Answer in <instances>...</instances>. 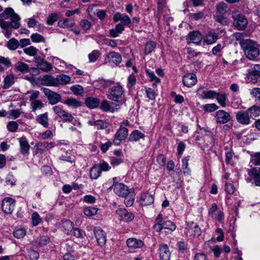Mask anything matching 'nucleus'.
I'll list each match as a JSON object with an SVG mask.
<instances>
[{"label": "nucleus", "mask_w": 260, "mask_h": 260, "mask_svg": "<svg viewBox=\"0 0 260 260\" xmlns=\"http://www.w3.org/2000/svg\"><path fill=\"white\" fill-rule=\"evenodd\" d=\"M156 47V44L154 42L149 41L146 43L144 52L145 54L152 52Z\"/></svg>", "instance_id": "nucleus-49"}, {"label": "nucleus", "mask_w": 260, "mask_h": 260, "mask_svg": "<svg viewBox=\"0 0 260 260\" xmlns=\"http://www.w3.org/2000/svg\"><path fill=\"white\" fill-rule=\"evenodd\" d=\"M116 217L121 221L129 222L134 218V215L124 208H119L116 211Z\"/></svg>", "instance_id": "nucleus-9"}, {"label": "nucleus", "mask_w": 260, "mask_h": 260, "mask_svg": "<svg viewBox=\"0 0 260 260\" xmlns=\"http://www.w3.org/2000/svg\"><path fill=\"white\" fill-rule=\"evenodd\" d=\"M250 118H254L260 116V110L258 106H253L247 110Z\"/></svg>", "instance_id": "nucleus-38"}, {"label": "nucleus", "mask_w": 260, "mask_h": 260, "mask_svg": "<svg viewBox=\"0 0 260 260\" xmlns=\"http://www.w3.org/2000/svg\"><path fill=\"white\" fill-rule=\"evenodd\" d=\"M145 135L138 130H135L129 135L128 140L130 142L138 141L140 139H143Z\"/></svg>", "instance_id": "nucleus-28"}, {"label": "nucleus", "mask_w": 260, "mask_h": 260, "mask_svg": "<svg viewBox=\"0 0 260 260\" xmlns=\"http://www.w3.org/2000/svg\"><path fill=\"white\" fill-rule=\"evenodd\" d=\"M15 69L16 71L22 73H26L29 70L28 66L24 62L18 61L15 64Z\"/></svg>", "instance_id": "nucleus-33"}, {"label": "nucleus", "mask_w": 260, "mask_h": 260, "mask_svg": "<svg viewBox=\"0 0 260 260\" xmlns=\"http://www.w3.org/2000/svg\"><path fill=\"white\" fill-rule=\"evenodd\" d=\"M128 135V130L126 127H120L115 133L113 143L116 145H119L122 141H124Z\"/></svg>", "instance_id": "nucleus-10"}, {"label": "nucleus", "mask_w": 260, "mask_h": 260, "mask_svg": "<svg viewBox=\"0 0 260 260\" xmlns=\"http://www.w3.org/2000/svg\"><path fill=\"white\" fill-rule=\"evenodd\" d=\"M32 224L34 226L38 225L41 221V218L39 215V214L35 212L32 213L31 216Z\"/></svg>", "instance_id": "nucleus-61"}, {"label": "nucleus", "mask_w": 260, "mask_h": 260, "mask_svg": "<svg viewBox=\"0 0 260 260\" xmlns=\"http://www.w3.org/2000/svg\"><path fill=\"white\" fill-rule=\"evenodd\" d=\"M176 228L175 224L173 222L168 220L164 222L163 225L161 226V230L166 229L171 233L175 230Z\"/></svg>", "instance_id": "nucleus-47"}, {"label": "nucleus", "mask_w": 260, "mask_h": 260, "mask_svg": "<svg viewBox=\"0 0 260 260\" xmlns=\"http://www.w3.org/2000/svg\"><path fill=\"white\" fill-rule=\"evenodd\" d=\"M145 92L147 98L150 100H154L155 99V92L151 88H145Z\"/></svg>", "instance_id": "nucleus-62"}, {"label": "nucleus", "mask_w": 260, "mask_h": 260, "mask_svg": "<svg viewBox=\"0 0 260 260\" xmlns=\"http://www.w3.org/2000/svg\"><path fill=\"white\" fill-rule=\"evenodd\" d=\"M124 198H125V200H124L125 205L127 207L131 206L133 204L134 202V199H135L134 190L133 191V192H132V193H129V194L128 196H127L126 197H124Z\"/></svg>", "instance_id": "nucleus-56"}, {"label": "nucleus", "mask_w": 260, "mask_h": 260, "mask_svg": "<svg viewBox=\"0 0 260 260\" xmlns=\"http://www.w3.org/2000/svg\"><path fill=\"white\" fill-rule=\"evenodd\" d=\"M94 233L99 245L104 246L106 242V234L100 228L95 227L94 229Z\"/></svg>", "instance_id": "nucleus-13"}, {"label": "nucleus", "mask_w": 260, "mask_h": 260, "mask_svg": "<svg viewBox=\"0 0 260 260\" xmlns=\"http://www.w3.org/2000/svg\"><path fill=\"white\" fill-rule=\"evenodd\" d=\"M240 45L246 57L250 60H256L260 52L259 45L255 41L250 39L241 40Z\"/></svg>", "instance_id": "nucleus-1"}, {"label": "nucleus", "mask_w": 260, "mask_h": 260, "mask_svg": "<svg viewBox=\"0 0 260 260\" xmlns=\"http://www.w3.org/2000/svg\"><path fill=\"white\" fill-rule=\"evenodd\" d=\"M10 18L11 26L14 29H17L20 27V17L14 12L11 8H7L5 11L0 14V20L5 21Z\"/></svg>", "instance_id": "nucleus-3"}, {"label": "nucleus", "mask_w": 260, "mask_h": 260, "mask_svg": "<svg viewBox=\"0 0 260 260\" xmlns=\"http://www.w3.org/2000/svg\"><path fill=\"white\" fill-rule=\"evenodd\" d=\"M124 28L121 24H117L114 28L109 30V34L111 37L116 38L123 31Z\"/></svg>", "instance_id": "nucleus-30"}, {"label": "nucleus", "mask_w": 260, "mask_h": 260, "mask_svg": "<svg viewBox=\"0 0 260 260\" xmlns=\"http://www.w3.org/2000/svg\"><path fill=\"white\" fill-rule=\"evenodd\" d=\"M101 55L100 52L98 50L92 51L88 54L89 61L90 62H95Z\"/></svg>", "instance_id": "nucleus-52"}, {"label": "nucleus", "mask_w": 260, "mask_h": 260, "mask_svg": "<svg viewBox=\"0 0 260 260\" xmlns=\"http://www.w3.org/2000/svg\"><path fill=\"white\" fill-rule=\"evenodd\" d=\"M107 97L119 105L124 104L125 102L124 88L120 84L117 83L109 89Z\"/></svg>", "instance_id": "nucleus-2"}, {"label": "nucleus", "mask_w": 260, "mask_h": 260, "mask_svg": "<svg viewBox=\"0 0 260 260\" xmlns=\"http://www.w3.org/2000/svg\"><path fill=\"white\" fill-rule=\"evenodd\" d=\"M232 18L234 19V25L238 29L243 30L247 27V19L244 15L238 11L232 12Z\"/></svg>", "instance_id": "nucleus-5"}, {"label": "nucleus", "mask_w": 260, "mask_h": 260, "mask_svg": "<svg viewBox=\"0 0 260 260\" xmlns=\"http://www.w3.org/2000/svg\"><path fill=\"white\" fill-rule=\"evenodd\" d=\"M85 103L88 107L93 109L98 106L99 102L96 98L89 97L87 98Z\"/></svg>", "instance_id": "nucleus-40"}, {"label": "nucleus", "mask_w": 260, "mask_h": 260, "mask_svg": "<svg viewBox=\"0 0 260 260\" xmlns=\"http://www.w3.org/2000/svg\"><path fill=\"white\" fill-rule=\"evenodd\" d=\"M260 65L255 64L254 66V71H252L251 72H249V74L247 76L248 80L254 83L258 77V73L256 71L257 69H259Z\"/></svg>", "instance_id": "nucleus-35"}, {"label": "nucleus", "mask_w": 260, "mask_h": 260, "mask_svg": "<svg viewBox=\"0 0 260 260\" xmlns=\"http://www.w3.org/2000/svg\"><path fill=\"white\" fill-rule=\"evenodd\" d=\"M74 22H70V20L68 19H64L60 20L58 22V25L62 28H69L71 27L74 25Z\"/></svg>", "instance_id": "nucleus-51"}, {"label": "nucleus", "mask_w": 260, "mask_h": 260, "mask_svg": "<svg viewBox=\"0 0 260 260\" xmlns=\"http://www.w3.org/2000/svg\"><path fill=\"white\" fill-rule=\"evenodd\" d=\"M215 118L217 123L224 124L230 120L231 116L229 113L224 110H220L216 112Z\"/></svg>", "instance_id": "nucleus-14"}, {"label": "nucleus", "mask_w": 260, "mask_h": 260, "mask_svg": "<svg viewBox=\"0 0 260 260\" xmlns=\"http://www.w3.org/2000/svg\"><path fill=\"white\" fill-rule=\"evenodd\" d=\"M159 250V256L161 260H170L171 253L167 245H161Z\"/></svg>", "instance_id": "nucleus-25"}, {"label": "nucleus", "mask_w": 260, "mask_h": 260, "mask_svg": "<svg viewBox=\"0 0 260 260\" xmlns=\"http://www.w3.org/2000/svg\"><path fill=\"white\" fill-rule=\"evenodd\" d=\"M113 187L114 192L118 196L122 197H126L129 193H132L134 190L133 188L129 189L126 185L118 182L113 184Z\"/></svg>", "instance_id": "nucleus-6"}, {"label": "nucleus", "mask_w": 260, "mask_h": 260, "mask_svg": "<svg viewBox=\"0 0 260 260\" xmlns=\"http://www.w3.org/2000/svg\"><path fill=\"white\" fill-rule=\"evenodd\" d=\"M97 208L94 207H88L84 209V213L86 216L88 217H91L93 215H95L97 213Z\"/></svg>", "instance_id": "nucleus-55"}, {"label": "nucleus", "mask_w": 260, "mask_h": 260, "mask_svg": "<svg viewBox=\"0 0 260 260\" xmlns=\"http://www.w3.org/2000/svg\"><path fill=\"white\" fill-rule=\"evenodd\" d=\"M44 79L48 81V85L53 86L68 84L70 83L71 81V77L65 74L57 75L56 78H54L51 76H44Z\"/></svg>", "instance_id": "nucleus-4"}, {"label": "nucleus", "mask_w": 260, "mask_h": 260, "mask_svg": "<svg viewBox=\"0 0 260 260\" xmlns=\"http://www.w3.org/2000/svg\"><path fill=\"white\" fill-rule=\"evenodd\" d=\"M119 105L110 102L107 100H104L101 103V108L104 112H114L119 109Z\"/></svg>", "instance_id": "nucleus-17"}, {"label": "nucleus", "mask_w": 260, "mask_h": 260, "mask_svg": "<svg viewBox=\"0 0 260 260\" xmlns=\"http://www.w3.org/2000/svg\"><path fill=\"white\" fill-rule=\"evenodd\" d=\"M126 244L129 249L133 250L142 248L144 246L143 241L135 238H130L127 239Z\"/></svg>", "instance_id": "nucleus-18"}, {"label": "nucleus", "mask_w": 260, "mask_h": 260, "mask_svg": "<svg viewBox=\"0 0 260 260\" xmlns=\"http://www.w3.org/2000/svg\"><path fill=\"white\" fill-rule=\"evenodd\" d=\"M236 118L237 121L243 125H248L250 123V117L247 111H239L237 113Z\"/></svg>", "instance_id": "nucleus-16"}, {"label": "nucleus", "mask_w": 260, "mask_h": 260, "mask_svg": "<svg viewBox=\"0 0 260 260\" xmlns=\"http://www.w3.org/2000/svg\"><path fill=\"white\" fill-rule=\"evenodd\" d=\"M203 39L201 33L198 31H193L188 34V42L199 44Z\"/></svg>", "instance_id": "nucleus-22"}, {"label": "nucleus", "mask_w": 260, "mask_h": 260, "mask_svg": "<svg viewBox=\"0 0 260 260\" xmlns=\"http://www.w3.org/2000/svg\"><path fill=\"white\" fill-rule=\"evenodd\" d=\"M58 19V15L56 13H52L49 15L47 19V23L49 25H52Z\"/></svg>", "instance_id": "nucleus-63"}, {"label": "nucleus", "mask_w": 260, "mask_h": 260, "mask_svg": "<svg viewBox=\"0 0 260 260\" xmlns=\"http://www.w3.org/2000/svg\"><path fill=\"white\" fill-rule=\"evenodd\" d=\"M15 201L12 198H5L2 202V209L6 214H11L14 210Z\"/></svg>", "instance_id": "nucleus-7"}, {"label": "nucleus", "mask_w": 260, "mask_h": 260, "mask_svg": "<svg viewBox=\"0 0 260 260\" xmlns=\"http://www.w3.org/2000/svg\"><path fill=\"white\" fill-rule=\"evenodd\" d=\"M154 202V197L148 193H143L140 198V204L142 206H147L152 204Z\"/></svg>", "instance_id": "nucleus-24"}, {"label": "nucleus", "mask_w": 260, "mask_h": 260, "mask_svg": "<svg viewBox=\"0 0 260 260\" xmlns=\"http://www.w3.org/2000/svg\"><path fill=\"white\" fill-rule=\"evenodd\" d=\"M202 108L206 112H212L217 110L218 107L215 104L212 103L203 105Z\"/></svg>", "instance_id": "nucleus-53"}, {"label": "nucleus", "mask_w": 260, "mask_h": 260, "mask_svg": "<svg viewBox=\"0 0 260 260\" xmlns=\"http://www.w3.org/2000/svg\"><path fill=\"white\" fill-rule=\"evenodd\" d=\"M122 60L121 55L117 52L112 51L107 54L104 58L105 64L117 66Z\"/></svg>", "instance_id": "nucleus-8"}, {"label": "nucleus", "mask_w": 260, "mask_h": 260, "mask_svg": "<svg viewBox=\"0 0 260 260\" xmlns=\"http://www.w3.org/2000/svg\"><path fill=\"white\" fill-rule=\"evenodd\" d=\"M19 143L20 146L21 153L23 154H28L30 146L26 138L21 137L19 139Z\"/></svg>", "instance_id": "nucleus-23"}, {"label": "nucleus", "mask_w": 260, "mask_h": 260, "mask_svg": "<svg viewBox=\"0 0 260 260\" xmlns=\"http://www.w3.org/2000/svg\"><path fill=\"white\" fill-rule=\"evenodd\" d=\"M182 167L183 170V174L185 175H187L190 173V170L188 168V159L185 157L182 159Z\"/></svg>", "instance_id": "nucleus-57"}, {"label": "nucleus", "mask_w": 260, "mask_h": 260, "mask_svg": "<svg viewBox=\"0 0 260 260\" xmlns=\"http://www.w3.org/2000/svg\"><path fill=\"white\" fill-rule=\"evenodd\" d=\"M22 113L20 109L11 110L8 112V118L15 119L19 117Z\"/></svg>", "instance_id": "nucleus-46"}, {"label": "nucleus", "mask_w": 260, "mask_h": 260, "mask_svg": "<svg viewBox=\"0 0 260 260\" xmlns=\"http://www.w3.org/2000/svg\"><path fill=\"white\" fill-rule=\"evenodd\" d=\"M15 77L13 74H9L6 75L4 80V88L5 89L9 88L14 83Z\"/></svg>", "instance_id": "nucleus-32"}, {"label": "nucleus", "mask_w": 260, "mask_h": 260, "mask_svg": "<svg viewBox=\"0 0 260 260\" xmlns=\"http://www.w3.org/2000/svg\"><path fill=\"white\" fill-rule=\"evenodd\" d=\"M101 174L100 168L98 165L93 166L90 169V176L92 179H96Z\"/></svg>", "instance_id": "nucleus-37"}, {"label": "nucleus", "mask_w": 260, "mask_h": 260, "mask_svg": "<svg viewBox=\"0 0 260 260\" xmlns=\"http://www.w3.org/2000/svg\"><path fill=\"white\" fill-rule=\"evenodd\" d=\"M50 242V238L47 236H41L36 240V243L41 246L47 244Z\"/></svg>", "instance_id": "nucleus-58"}, {"label": "nucleus", "mask_w": 260, "mask_h": 260, "mask_svg": "<svg viewBox=\"0 0 260 260\" xmlns=\"http://www.w3.org/2000/svg\"><path fill=\"white\" fill-rule=\"evenodd\" d=\"M7 127L9 132H15L18 129V124L16 121H10L8 123Z\"/></svg>", "instance_id": "nucleus-60"}, {"label": "nucleus", "mask_w": 260, "mask_h": 260, "mask_svg": "<svg viewBox=\"0 0 260 260\" xmlns=\"http://www.w3.org/2000/svg\"><path fill=\"white\" fill-rule=\"evenodd\" d=\"M146 72L147 76L149 78L150 81L154 82L153 84H158L160 82V79L155 76L153 71L149 69H147Z\"/></svg>", "instance_id": "nucleus-48"}, {"label": "nucleus", "mask_w": 260, "mask_h": 260, "mask_svg": "<svg viewBox=\"0 0 260 260\" xmlns=\"http://www.w3.org/2000/svg\"><path fill=\"white\" fill-rule=\"evenodd\" d=\"M248 174L253 177L256 186H260V172L255 168H252L248 170Z\"/></svg>", "instance_id": "nucleus-26"}, {"label": "nucleus", "mask_w": 260, "mask_h": 260, "mask_svg": "<svg viewBox=\"0 0 260 260\" xmlns=\"http://www.w3.org/2000/svg\"><path fill=\"white\" fill-rule=\"evenodd\" d=\"M0 26L1 27L5 29V36L7 38H9L11 35V24L9 22L6 21L0 20Z\"/></svg>", "instance_id": "nucleus-29"}, {"label": "nucleus", "mask_w": 260, "mask_h": 260, "mask_svg": "<svg viewBox=\"0 0 260 260\" xmlns=\"http://www.w3.org/2000/svg\"><path fill=\"white\" fill-rule=\"evenodd\" d=\"M217 92L213 90H208L203 88H200L197 91V94L200 99H214L217 95Z\"/></svg>", "instance_id": "nucleus-21"}, {"label": "nucleus", "mask_w": 260, "mask_h": 260, "mask_svg": "<svg viewBox=\"0 0 260 260\" xmlns=\"http://www.w3.org/2000/svg\"><path fill=\"white\" fill-rule=\"evenodd\" d=\"M37 121L45 127H48L49 126L48 115L47 112L40 114L36 117Z\"/></svg>", "instance_id": "nucleus-27"}, {"label": "nucleus", "mask_w": 260, "mask_h": 260, "mask_svg": "<svg viewBox=\"0 0 260 260\" xmlns=\"http://www.w3.org/2000/svg\"><path fill=\"white\" fill-rule=\"evenodd\" d=\"M43 91L47 96L49 103L51 105L56 104L61 100V96L59 93L52 91L48 88H44Z\"/></svg>", "instance_id": "nucleus-12"}, {"label": "nucleus", "mask_w": 260, "mask_h": 260, "mask_svg": "<svg viewBox=\"0 0 260 260\" xmlns=\"http://www.w3.org/2000/svg\"><path fill=\"white\" fill-rule=\"evenodd\" d=\"M31 41L35 43H40L45 42V38L41 35L35 33L31 35Z\"/></svg>", "instance_id": "nucleus-59"}, {"label": "nucleus", "mask_w": 260, "mask_h": 260, "mask_svg": "<svg viewBox=\"0 0 260 260\" xmlns=\"http://www.w3.org/2000/svg\"><path fill=\"white\" fill-rule=\"evenodd\" d=\"M217 12L220 14H223L226 11V5L225 3H221L216 6Z\"/></svg>", "instance_id": "nucleus-64"}, {"label": "nucleus", "mask_w": 260, "mask_h": 260, "mask_svg": "<svg viewBox=\"0 0 260 260\" xmlns=\"http://www.w3.org/2000/svg\"><path fill=\"white\" fill-rule=\"evenodd\" d=\"M216 99L218 103L222 107L226 106V95L225 93H220L217 92Z\"/></svg>", "instance_id": "nucleus-42"}, {"label": "nucleus", "mask_w": 260, "mask_h": 260, "mask_svg": "<svg viewBox=\"0 0 260 260\" xmlns=\"http://www.w3.org/2000/svg\"><path fill=\"white\" fill-rule=\"evenodd\" d=\"M25 94L28 96V99L31 102L37 100L39 96L40 92L38 90H29L27 91Z\"/></svg>", "instance_id": "nucleus-45"}, {"label": "nucleus", "mask_w": 260, "mask_h": 260, "mask_svg": "<svg viewBox=\"0 0 260 260\" xmlns=\"http://www.w3.org/2000/svg\"><path fill=\"white\" fill-rule=\"evenodd\" d=\"M218 39V34L213 30L209 31L203 37V42L207 45H212L216 43Z\"/></svg>", "instance_id": "nucleus-15"}, {"label": "nucleus", "mask_w": 260, "mask_h": 260, "mask_svg": "<svg viewBox=\"0 0 260 260\" xmlns=\"http://www.w3.org/2000/svg\"><path fill=\"white\" fill-rule=\"evenodd\" d=\"M163 223L162 216L161 214H159L155 220V224L153 225L154 230L157 232H160Z\"/></svg>", "instance_id": "nucleus-34"}, {"label": "nucleus", "mask_w": 260, "mask_h": 260, "mask_svg": "<svg viewBox=\"0 0 260 260\" xmlns=\"http://www.w3.org/2000/svg\"><path fill=\"white\" fill-rule=\"evenodd\" d=\"M182 81L185 86L191 87L197 83V78L195 74L188 73L184 76Z\"/></svg>", "instance_id": "nucleus-20"}, {"label": "nucleus", "mask_w": 260, "mask_h": 260, "mask_svg": "<svg viewBox=\"0 0 260 260\" xmlns=\"http://www.w3.org/2000/svg\"><path fill=\"white\" fill-rule=\"evenodd\" d=\"M26 234V230L22 227H17L13 231L14 236L18 239L22 238Z\"/></svg>", "instance_id": "nucleus-41"}, {"label": "nucleus", "mask_w": 260, "mask_h": 260, "mask_svg": "<svg viewBox=\"0 0 260 260\" xmlns=\"http://www.w3.org/2000/svg\"><path fill=\"white\" fill-rule=\"evenodd\" d=\"M19 43L15 38H12L9 40L7 46L9 50H15L18 48Z\"/></svg>", "instance_id": "nucleus-44"}, {"label": "nucleus", "mask_w": 260, "mask_h": 260, "mask_svg": "<svg viewBox=\"0 0 260 260\" xmlns=\"http://www.w3.org/2000/svg\"><path fill=\"white\" fill-rule=\"evenodd\" d=\"M23 51L26 54L29 56H34L37 54L38 49L34 46H29L28 47L25 48L23 49Z\"/></svg>", "instance_id": "nucleus-54"}, {"label": "nucleus", "mask_w": 260, "mask_h": 260, "mask_svg": "<svg viewBox=\"0 0 260 260\" xmlns=\"http://www.w3.org/2000/svg\"><path fill=\"white\" fill-rule=\"evenodd\" d=\"M70 89L76 95H81L84 93L83 87L79 85H73L71 87Z\"/></svg>", "instance_id": "nucleus-50"}, {"label": "nucleus", "mask_w": 260, "mask_h": 260, "mask_svg": "<svg viewBox=\"0 0 260 260\" xmlns=\"http://www.w3.org/2000/svg\"><path fill=\"white\" fill-rule=\"evenodd\" d=\"M44 106V104L41 100H36L30 103V108L33 112L40 110Z\"/></svg>", "instance_id": "nucleus-39"}, {"label": "nucleus", "mask_w": 260, "mask_h": 260, "mask_svg": "<svg viewBox=\"0 0 260 260\" xmlns=\"http://www.w3.org/2000/svg\"><path fill=\"white\" fill-rule=\"evenodd\" d=\"M63 103L69 107L78 108L81 106V103L74 98H68Z\"/></svg>", "instance_id": "nucleus-36"}, {"label": "nucleus", "mask_w": 260, "mask_h": 260, "mask_svg": "<svg viewBox=\"0 0 260 260\" xmlns=\"http://www.w3.org/2000/svg\"><path fill=\"white\" fill-rule=\"evenodd\" d=\"M38 68L39 69L46 72H49L52 69V66L51 64L45 60H41L40 63L39 64Z\"/></svg>", "instance_id": "nucleus-43"}, {"label": "nucleus", "mask_w": 260, "mask_h": 260, "mask_svg": "<svg viewBox=\"0 0 260 260\" xmlns=\"http://www.w3.org/2000/svg\"><path fill=\"white\" fill-rule=\"evenodd\" d=\"M185 232L187 235L199 237L201 234V230L199 226L193 222L188 224Z\"/></svg>", "instance_id": "nucleus-19"}, {"label": "nucleus", "mask_w": 260, "mask_h": 260, "mask_svg": "<svg viewBox=\"0 0 260 260\" xmlns=\"http://www.w3.org/2000/svg\"><path fill=\"white\" fill-rule=\"evenodd\" d=\"M88 123L91 125H94L98 129H104L108 127L109 124L106 121L98 120L95 121H89Z\"/></svg>", "instance_id": "nucleus-31"}, {"label": "nucleus", "mask_w": 260, "mask_h": 260, "mask_svg": "<svg viewBox=\"0 0 260 260\" xmlns=\"http://www.w3.org/2000/svg\"><path fill=\"white\" fill-rule=\"evenodd\" d=\"M55 113L63 121L72 122L74 117L69 113L63 110L60 107L56 106L53 108Z\"/></svg>", "instance_id": "nucleus-11"}]
</instances>
